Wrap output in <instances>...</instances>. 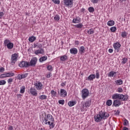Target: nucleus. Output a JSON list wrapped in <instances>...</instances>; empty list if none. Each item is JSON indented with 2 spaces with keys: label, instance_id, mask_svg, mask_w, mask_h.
Instances as JSON below:
<instances>
[{
  "label": "nucleus",
  "instance_id": "nucleus-1",
  "mask_svg": "<svg viewBox=\"0 0 130 130\" xmlns=\"http://www.w3.org/2000/svg\"><path fill=\"white\" fill-rule=\"evenodd\" d=\"M112 99H119L121 101H127L128 95L127 94L123 95L122 94L116 93L112 95Z\"/></svg>",
  "mask_w": 130,
  "mask_h": 130
},
{
  "label": "nucleus",
  "instance_id": "nucleus-2",
  "mask_svg": "<svg viewBox=\"0 0 130 130\" xmlns=\"http://www.w3.org/2000/svg\"><path fill=\"white\" fill-rule=\"evenodd\" d=\"M49 121L50 122H51V121H54V118H53V116L50 114L45 115L44 119L43 120V122H44L45 124H47Z\"/></svg>",
  "mask_w": 130,
  "mask_h": 130
},
{
  "label": "nucleus",
  "instance_id": "nucleus-3",
  "mask_svg": "<svg viewBox=\"0 0 130 130\" xmlns=\"http://www.w3.org/2000/svg\"><path fill=\"white\" fill-rule=\"evenodd\" d=\"M38 60V59L36 57L32 58L29 62H28V67H35Z\"/></svg>",
  "mask_w": 130,
  "mask_h": 130
},
{
  "label": "nucleus",
  "instance_id": "nucleus-4",
  "mask_svg": "<svg viewBox=\"0 0 130 130\" xmlns=\"http://www.w3.org/2000/svg\"><path fill=\"white\" fill-rule=\"evenodd\" d=\"M73 2L74 0H63L64 5L67 8H72L74 3Z\"/></svg>",
  "mask_w": 130,
  "mask_h": 130
},
{
  "label": "nucleus",
  "instance_id": "nucleus-5",
  "mask_svg": "<svg viewBox=\"0 0 130 130\" xmlns=\"http://www.w3.org/2000/svg\"><path fill=\"white\" fill-rule=\"evenodd\" d=\"M89 96V90L87 89H83L82 90V99H86Z\"/></svg>",
  "mask_w": 130,
  "mask_h": 130
},
{
  "label": "nucleus",
  "instance_id": "nucleus-6",
  "mask_svg": "<svg viewBox=\"0 0 130 130\" xmlns=\"http://www.w3.org/2000/svg\"><path fill=\"white\" fill-rule=\"evenodd\" d=\"M17 58L18 54H17V53H15L12 55L11 58L12 66H14V64H15L16 61H17Z\"/></svg>",
  "mask_w": 130,
  "mask_h": 130
},
{
  "label": "nucleus",
  "instance_id": "nucleus-7",
  "mask_svg": "<svg viewBox=\"0 0 130 130\" xmlns=\"http://www.w3.org/2000/svg\"><path fill=\"white\" fill-rule=\"evenodd\" d=\"M99 114L103 119H106V118H108V117H109V114L107 112L101 111L99 113Z\"/></svg>",
  "mask_w": 130,
  "mask_h": 130
},
{
  "label": "nucleus",
  "instance_id": "nucleus-8",
  "mask_svg": "<svg viewBox=\"0 0 130 130\" xmlns=\"http://www.w3.org/2000/svg\"><path fill=\"white\" fill-rule=\"evenodd\" d=\"M113 46L116 51V52H119L120 50V46H121V45L118 42H116L113 44Z\"/></svg>",
  "mask_w": 130,
  "mask_h": 130
},
{
  "label": "nucleus",
  "instance_id": "nucleus-9",
  "mask_svg": "<svg viewBox=\"0 0 130 130\" xmlns=\"http://www.w3.org/2000/svg\"><path fill=\"white\" fill-rule=\"evenodd\" d=\"M20 68H29V62L26 61H22L19 64Z\"/></svg>",
  "mask_w": 130,
  "mask_h": 130
},
{
  "label": "nucleus",
  "instance_id": "nucleus-10",
  "mask_svg": "<svg viewBox=\"0 0 130 130\" xmlns=\"http://www.w3.org/2000/svg\"><path fill=\"white\" fill-rule=\"evenodd\" d=\"M113 105L115 107H118L121 105V102L119 100H115L113 101Z\"/></svg>",
  "mask_w": 130,
  "mask_h": 130
},
{
  "label": "nucleus",
  "instance_id": "nucleus-11",
  "mask_svg": "<svg viewBox=\"0 0 130 130\" xmlns=\"http://www.w3.org/2000/svg\"><path fill=\"white\" fill-rule=\"evenodd\" d=\"M30 93L32 96H37V90L34 88V87H31L30 89Z\"/></svg>",
  "mask_w": 130,
  "mask_h": 130
},
{
  "label": "nucleus",
  "instance_id": "nucleus-12",
  "mask_svg": "<svg viewBox=\"0 0 130 130\" xmlns=\"http://www.w3.org/2000/svg\"><path fill=\"white\" fill-rule=\"evenodd\" d=\"M28 75H29V74L28 73H25L21 75L19 74L18 75L17 78L18 80H22V79H25V78H27V77L28 76Z\"/></svg>",
  "mask_w": 130,
  "mask_h": 130
},
{
  "label": "nucleus",
  "instance_id": "nucleus-13",
  "mask_svg": "<svg viewBox=\"0 0 130 130\" xmlns=\"http://www.w3.org/2000/svg\"><path fill=\"white\" fill-rule=\"evenodd\" d=\"M60 94L61 97H67V95L68 93L67 92V91L63 89H61L60 91Z\"/></svg>",
  "mask_w": 130,
  "mask_h": 130
},
{
  "label": "nucleus",
  "instance_id": "nucleus-14",
  "mask_svg": "<svg viewBox=\"0 0 130 130\" xmlns=\"http://www.w3.org/2000/svg\"><path fill=\"white\" fill-rule=\"evenodd\" d=\"M102 119V117L99 114H96V116H94L95 121H96V122H99V121H101Z\"/></svg>",
  "mask_w": 130,
  "mask_h": 130
},
{
  "label": "nucleus",
  "instance_id": "nucleus-15",
  "mask_svg": "<svg viewBox=\"0 0 130 130\" xmlns=\"http://www.w3.org/2000/svg\"><path fill=\"white\" fill-rule=\"evenodd\" d=\"M35 86H36L37 90H38V91H39V90H41V89H42L43 85L41 83V82H39L38 83H36Z\"/></svg>",
  "mask_w": 130,
  "mask_h": 130
},
{
  "label": "nucleus",
  "instance_id": "nucleus-16",
  "mask_svg": "<svg viewBox=\"0 0 130 130\" xmlns=\"http://www.w3.org/2000/svg\"><path fill=\"white\" fill-rule=\"evenodd\" d=\"M96 78V75L95 74H91L87 77V81H93L94 79Z\"/></svg>",
  "mask_w": 130,
  "mask_h": 130
},
{
  "label": "nucleus",
  "instance_id": "nucleus-17",
  "mask_svg": "<svg viewBox=\"0 0 130 130\" xmlns=\"http://www.w3.org/2000/svg\"><path fill=\"white\" fill-rule=\"evenodd\" d=\"M35 53L37 55L43 54V53H44V50H43L42 48H41L40 50L35 51Z\"/></svg>",
  "mask_w": 130,
  "mask_h": 130
},
{
  "label": "nucleus",
  "instance_id": "nucleus-18",
  "mask_svg": "<svg viewBox=\"0 0 130 130\" xmlns=\"http://www.w3.org/2000/svg\"><path fill=\"white\" fill-rule=\"evenodd\" d=\"M70 53L72 54H77L78 53V49L76 48H73L70 49Z\"/></svg>",
  "mask_w": 130,
  "mask_h": 130
},
{
  "label": "nucleus",
  "instance_id": "nucleus-19",
  "mask_svg": "<svg viewBox=\"0 0 130 130\" xmlns=\"http://www.w3.org/2000/svg\"><path fill=\"white\" fill-rule=\"evenodd\" d=\"M8 49H13L14 48V44L12 42L9 43L6 46Z\"/></svg>",
  "mask_w": 130,
  "mask_h": 130
},
{
  "label": "nucleus",
  "instance_id": "nucleus-20",
  "mask_svg": "<svg viewBox=\"0 0 130 130\" xmlns=\"http://www.w3.org/2000/svg\"><path fill=\"white\" fill-rule=\"evenodd\" d=\"M115 82L116 83V84L117 85V86H119L120 85H122L123 82L122 81V80L121 79H119V80H117L116 81H115Z\"/></svg>",
  "mask_w": 130,
  "mask_h": 130
},
{
  "label": "nucleus",
  "instance_id": "nucleus-21",
  "mask_svg": "<svg viewBox=\"0 0 130 130\" xmlns=\"http://www.w3.org/2000/svg\"><path fill=\"white\" fill-rule=\"evenodd\" d=\"M47 124L49 125L50 128H53V127H54L55 125L53 121H51V122L49 121L48 122Z\"/></svg>",
  "mask_w": 130,
  "mask_h": 130
},
{
  "label": "nucleus",
  "instance_id": "nucleus-22",
  "mask_svg": "<svg viewBox=\"0 0 130 130\" xmlns=\"http://www.w3.org/2000/svg\"><path fill=\"white\" fill-rule=\"evenodd\" d=\"M47 59V56H44L43 57H41L39 59V61L40 62H43V61H45Z\"/></svg>",
  "mask_w": 130,
  "mask_h": 130
},
{
  "label": "nucleus",
  "instance_id": "nucleus-23",
  "mask_svg": "<svg viewBox=\"0 0 130 130\" xmlns=\"http://www.w3.org/2000/svg\"><path fill=\"white\" fill-rule=\"evenodd\" d=\"M76 104H77V102L75 101H70L68 103V105L70 107H72V106L76 105Z\"/></svg>",
  "mask_w": 130,
  "mask_h": 130
},
{
  "label": "nucleus",
  "instance_id": "nucleus-24",
  "mask_svg": "<svg viewBox=\"0 0 130 130\" xmlns=\"http://www.w3.org/2000/svg\"><path fill=\"white\" fill-rule=\"evenodd\" d=\"M60 59L61 61H66V60L68 59V56L66 55H64L60 57Z\"/></svg>",
  "mask_w": 130,
  "mask_h": 130
},
{
  "label": "nucleus",
  "instance_id": "nucleus-25",
  "mask_svg": "<svg viewBox=\"0 0 130 130\" xmlns=\"http://www.w3.org/2000/svg\"><path fill=\"white\" fill-rule=\"evenodd\" d=\"M81 22V18L79 17H77L76 19H73V23H80Z\"/></svg>",
  "mask_w": 130,
  "mask_h": 130
},
{
  "label": "nucleus",
  "instance_id": "nucleus-26",
  "mask_svg": "<svg viewBox=\"0 0 130 130\" xmlns=\"http://www.w3.org/2000/svg\"><path fill=\"white\" fill-rule=\"evenodd\" d=\"M84 104H85V107H86V108L90 107L91 106V100H88Z\"/></svg>",
  "mask_w": 130,
  "mask_h": 130
},
{
  "label": "nucleus",
  "instance_id": "nucleus-27",
  "mask_svg": "<svg viewBox=\"0 0 130 130\" xmlns=\"http://www.w3.org/2000/svg\"><path fill=\"white\" fill-rule=\"evenodd\" d=\"M28 40L30 42H34L36 40V37L35 36H31L29 38Z\"/></svg>",
  "mask_w": 130,
  "mask_h": 130
},
{
  "label": "nucleus",
  "instance_id": "nucleus-28",
  "mask_svg": "<svg viewBox=\"0 0 130 130\" xmlns=\"http://www.w3.org/2000/svg\"><path fill=\"white\" fill-rule=\"evenodd\" d=\"M79 50L81 54H83L85 52V47L84 46H81Z\"/></svg>",
  "mask_w": 130,
  "mask_h": 130
},
{
  "label": "nucleus",
  "instance_id": "nucleus-29",
  "mask_svg": "<svg viewBox=\"0 0 130 130\" xmlns=\"http://www.w3.org/2000/svg\"><path fill=\"white\" fill-rule=\"evenodd\" d=\"M108 26H113L114 25V21L113 20H110L107 23Z\"/></svg>",
  "mask_w": 130,
  "mask_h": 130
},
{
  "label": "nucleus",
  "instance_id": "nucleus-30",
  "mask_svg": "<svg viewBox=\"0 0 130 130\" xmlns=\"http://www.w3.org/2000/svg\"><path fill=\"white\" fill-rule=\"evenodd\" d=\"M6 74H7V78H9L10 77H14V76H15V73L12 72H9Z\"/></svg>",
  "mask_w": 130,
  "mask_h": 130
},
{
  "label": "nucleus",
  "instance_id": "nucleus-31",
  "mask_svg": "<svg viewBox=\"0 0 130 130\" xmlns=\"http://www.w3.org/2000/svg\"><path fill=\"white\" fill-rule=\"evenodd\" d=\"M88 34L91 35V34H94V29L93 28H90L87 31Z\"/></svg>",
  "mask_w": 130,
  "mask_h": 130
},
{
  "label": "nucleus",
  "instance_id": "nucleus-32",
  "mask_svg": "<svg viewBox=\"0 0 130 130\" xmlns=\"http://www.w3.org/2000/svg\"><path fill=\"white\" fill-rule=\"evenodd\" d=\"M115 75H116V72H114L113 71H111L109 73V77H113Z\"/></svg>",
  "mask_w": 130,
  "mask_h": 130
},
{
  "label": "nucleus",
  "instance_id": "nucleus-33",
  "mask_svg": "<svg viewBox=\"0 0 130 130\" xmlns=\"http://www.w3.org/2000/svg\"><path fill=\"white\" fill-rule=\"evenodd\" d=\"M106 104L108 106H111L112 104V101L111 100H109L107 101Z\"/></svg>",
  "mask_w": 130,
  "mask_h": 130
},
{
  "label": "nucleus",
  "instance_id": "nucleus-34",
  "mask_svg": "<svg viewBox=\"0 0 130 130\" xmlns=\"http://www.w3.org/2000/svg\"><path fill=\"white\" fill-rule=\"evenodd\" d=\"M75 26L76 28H78V29H81V28H83V24L82 23H79L78 24H76L75 25Z\"/></svg>",
  "mask_w": 130,
  "mask_h": 130
},
{
  "label": "nucleus",
  "instance_id": "nucleus-35",
  "mask_svg": "<svg viewBox=\"0 0 130 130\" xmlns=\"http://www.w3.org/2000/svg\"><path fill=\"white\" fill-rule=\"evenodd\" d=\"M25 89H26V87H25V86H22V87L20 88V93H25Z\"/></svg>",
  "mask_w": 130,
  "mask_h": 130
},
{
  "label": "nucleus",
  "instance_id": "nucleus-36",
  "mask_svg": "<svg viewBox=\"0 0 130 130\" xmlns=\"http://www.w3.org/2000/svg\"><path fill=\"white\" fill-rule=\"evenodd\" d=\"M47 96L45 95H42L39 96V99H40L41 100H44V99H47Z\"/></svg>",
  "mask_w": 130,
  "mask_h": 130
},
{
  "label": "nucleus",
  "instance_id": "nucleus-37",
  "mask_svg": "<svg viewBox=\"0 0 130 130\" xmlns=\"http://www.w3.org/2000/svg\"><path fill=\"white\" fill-rule=\"evenodd\" d=\"M95 78L96 79H99V78H100V74L99 73V71L98 70L96 71Z\"/></svg>",
  "mask_w": 130,
  "mask_h": 130
},
{
  "label": "nucleus",
  "instance_id": "nucleus-38",
  "mask_svg": "<svg viewBox=\"0 0 130 130\" xmlns=\"http://www.w3.org/2000/svg\"><path fill=\"white\" fill-rule=\"evenodd\" d=\"M10 40L7 39L4 41V45L7 46L9 43H10Z\"/></svg>",
  "mask_w": 130,
  "mask_h": 130
},
{
  "label": "nucleus",
  "instance_id": "nucleus-39",
  "mask_svg": "<svg viewBox=\"0 0 130 130\" xmlns=\"http://www.w3.org/2000/svg\"><path fill=\"white\" fill-rule=\"evenodd\" d=\"M60 19V17H59V15H55V17H54V19L55 21H59V19Z\"/></svg>",
  "mask_w": 130,
  "mask_h": 130
},
{
  "label": "nucleus",
  "instance_id": "nucleus-40",
  "mask_svg": "<svg viewBox=\"0 0 130 130\" xmlns=\"http://www.w3.org/2000/svg\"><path fill=\"white\" fill-rule=\"evenodd\" d=\"M88 11L89 13H94V11H95V10L93 7H89L88 8Z\"/></svg>",
  "mask_w": 130,
  "mask_h": 130
},
{
  "label": "nucleus",
  "instance_id": "nucleus-41",
  "mask_svg": "<svg viewBox=\"0 0 130 130\" xmlns=\"http://www.w3.org/2000/svg\"><path fill=\"white\" fill-rule=\"evenodd\" d=\"M123 125L126 126V125H128V121L126 119H125L123 121Z\"/></svg>",
  "mask_w": 130,
  "mask_h": 130
},
{
  "label": "nucleus",
  "instance_id": "nucleus-42",
  "mask_svg": "<svg viewBox=\"0 0 130 130\" xmlns=\"http://www.w3.org/2000/svg\"><path fill=\"white\" fill-rule=\"evenodd\" d=\"M110 30L111 32H115L116 31V27L112 26L110 28Z\"/></svg>",
  "mask_w": 130,
  "mask_h": 130
},
{
  "label": "nucleus",
  "instance_id": "nucleus-43",
  "mask_svg": "<svg viewBox=\"0 0 130 130\" xmlns=\"http://www.w3.org/2000/svg\"><path fill=\"white\" fill-rule=\"evenodd\" d=\"M0 78H8V76L7 75V73H4V74H1L0 75Z\"/></svg>",
  "mask_w": 130,
  "mask_h": 130
},
{
  "label": "nucleus",
  "instance_id": "nucleus-44",
  "mask_svg": "<svg viewBox=\"0 0 130 130\" xmlns=\"http://www.w3.org/2000/svg\"><path fill=\"white\" fill-rule=\"evenodd\" d=\"M127 35V34H126V32H125V31H123L121 34V36H122V37H123V38H125V37H126Z\"/></svg>",
  "mask_w": 130,
  "mask_h": 130
},
{
  "label": "nucleus",
  "instance_id": "nucleus-45",
  "mask_svg": "<svg viewBox=\"0 0 130 130\" xmlns=\"http://www.w3.org/2000/svg\"><path fill=\"white\" fill-rule=\"evenodd\" d=\"M54 4H56V5H59L60 2L59 0H51Z\"/></svg>",
  "mask_w": 130,
  "mask_h": 130
},
{
  "label": "nucleus",
  "instance_id": "nucleus-46",
  "mask_svg": "<svg viewBox=\"0 0 130 130\" xmlns=\"http://www.w3.org/2000/svg\"><path fill=\"white\" fill-rule=\"evenodd\" d=\"M59 104H61V105H63L64 104V101L63 100H60L58 101Z\"/></svg>",
  "mask_w": 130,
  "mask_h": 130
},
{
  "label": "nucleus",
  "instance_id": "nucleus-47",
  "mask_svg": "<svg viewBox=\"0 0 130 130\" xmlns=\"http://www.w3.org/2000/svg\"><path fill=\"white\" fill-rule=\"evenodd\" d=\"M123 91V90L122 89V88L121 87H118L117 88V92L118 93H121Z\"/></svg>",
  "mask_w": 130,
  "mask_h": 130
},
{
  "label": "nucleus",
  "instance_id": "nucleus-48",
  "mask_svg": "<svg viewBox=\"0 0 130 130\" xmlns=\"http://www.w3.org/2000/svg\"><path fill=\"white\" fill-rule=\"evenodd\" d=\"M6 83H7V82L5 80H0V85H6Z\"/></svg>",
  "mask_w": 130,
  "mask_h": 130
},
{
  "label": "nucleus",
  "instance_id": "nucleus-49",
  "mask_svg": "<svg viewBox=\"0 0 130 130\" xmlns=\"http://www.w3.org/2000/svg\"><path fill=\"white\" fill-rule=\"evenodd\" d=\"M34 47L35 48H36V47H38V48L40 47V48H41V47H42V45H41V44H40V45H36V44H35L34 45Z\"/></svg>",
  "mask_w": 130,
  "mask_h": 130
},
{
  "label": "nucleus",
  "instance_id": "nucleus-50",
  "mask_svg": "<svg viewBox=\"0 0 130 130\" xmlns=\"http://www.w3.org/2000/svg\"><path fill=\"white\" fill-rule=\"evenodd\" d=\"M51 93L54 96H56V92H55L54 90H51Z\"/></svg>",
  "mask_w": 130,
  "mask_h": 130
},
{
  "label": "nucleus",
  "instance_id": "nucleus-51",
  "mask_svg": "<svg viewBox=\"0 0 130 130\" xmlns=\"http://www.w3.org/2000/svg\"><path fill=\"white\" fill-rule=\"evenodd\" d=\"M47 69L48 71H52V66L49 65L47 67Z\"/></svg>",
  "mask_w": 130,
  "mask_h": 130
},
{
  "label": "nucleus",
  "instance_id": "nucleus-52",
  "mask_svg": "<svg viewBox=\"0 0 130 130\" xmlns=\"http://www.w3.org/2000/svg\"><path fill=\"white\" fill-rule=\"evenodd\" d=\"M127 60V59H126V58H123L122 59V63H126Z\"/></svg>",
  "mask_w": 130,
  "mask_h": 130
},
{
  "label": "nucleus",
  "instance_id": "nucleus-53",
  "mask_svg": "<svg viewBox=\"0 0 130 130\" xmlns=\"http://www.w3.org/2000/svg\"><path fill=\"white\" fill-rule=\"evenodd\" d=\"M85 107H86V105L84 103L83 104L82 107L81 108V111H83L84 109H85Z\"/></svg>",
  "mask_w": 130,
  "mask_h": 130
},
{
  "label": "nucleus",
  "instance_id": "nucleus-54",
  "mask_svg": "<svg viewBox=\"0 0 130 130\" xmlns=\"http://www.w3.org/2000/svg\"><path fill=\"white\" fill-rule=\"evenodd\" d=\"M114 112H116L115 113V114H116L117 115H119V113H120V111H119V110H117V111H114Z\"/></svg>",
  "mask_w": 130,
  "mask_h": 130
},
{
  "label": "nucleus",
  "instance_id": "nucleus-55",
  "mask_svg": "<svg viewBox=\"0 0 130 130\" xmlns=\"http://www.w3.org/2000/svg\"><path fill=\"white\" fill-rule=\"evenodd\" d=\"M12 82H13L12 78H10L8 80V83H9V84H11V83H12Z\"/></svg>",
  "mask_w": 130,
  "mask_h": 130
},
{
  "label": "nucleus",
  "instance_id": "nucleus-56",
  "mask_svg": "<svg viewBox=\"0 0 130 130\" xmlns=\"http://www.w3.org/2000/svg\"><path fill=\"white\" fill-rule=\"evenodd\" d=\"M99 1V0H91V2L93 3V4H97Z\"/></svg>",
  "mask_w": 130,
  "mask_h": 130
},
{
  "label": "nucleus",
  "instance_id": "nucleus-57",
  "mask_svg": "<svg viewBox=\"0 0 130 130\" xmlns=\"http://www.w3.org/2000/svg\"><path fill=\"white\" fill-rule=\"evenodd\" d=\"M3 72H5V68L1 67L0 68V73H2Z\"/></svg>",
  "mask_w": 130,
  "mask_h": 130
},
{
  "label": "nucleus",
  "instance_id": "nucleus-58",
  "mask_svg": "<svg viewBox=\"0 0 130 130\" xmlns=\"http://www.w3.org/2000/svg\"><path fill=\"white\" fill-rule=\"evenodd\" d=\"M4 12H0V19L3 18V16H4Z\"/></svg>",
  "mask_w": 130,
  "mask_h": 130
},
{
  "label": "nucleus",
  "instance_id": "nucleus-59",
  "mask_svg": "<svg viewBox=\"0 0 130 130\" xmlns=\"http://www.w3.org/2000/svg\"><path fill=\"white\" fill-rule=\"evenodd\" d=\"M50 77H51V73H49L47 75V78H49Z\"/></svg>",
  "mask_w": 130,
  "mask_h": 130
},
{
  "label": "nucleus",
  "instance_id": "nucleus-60",
  "mask_svg": "<svg viewBox=\"0 0 130 130\" xmlns=\"http://www.w3.org/2000/svg\"><path fill=\"white\" fill-rule=\"evenodd\" d=\"M109 52L110 53H112V52H113V49H109Z\"/></svg>",
  "mask_w": 130,
  "mask_h": 130
},
{
  "label": "nucleus",
  "instance_id": "nucleus-61",
  "mask_svg": "<svg viewBox=\"0 0 130 130\" xmlns=\"http://www.w3.org/2000/svg\"><path fill=\"white\" fill-rule=\"evenodd\" d=\"M61 86L62 87H64V86H66V82H62L61 84Z\"/></svg>",
  "mask_w": 130,
  "mask_h": 130
},
{
  "label": "nucleus",
  "instance_id": "nucleus-62",
  "mask_svg": "<svg viewBox=\"0 0 130 130\" xmlns=\"http://www.w3.org/2000/svg\"><path fill=\"white\" fill-rule=\"evenodd\" d=\"M9 130H13L14 129V127H13V126H10L9 128Z\"/></svg>",
  "mask_w": 130,
  "mask_h": 130
},
{
  "label": "nucleus",
  "instance_id": "nucleus-63",
  "mask_svg": "<svg viewBox=\"0 0 130 130\" xmlns=\"http://www.w3.org/2000/svg\"><path fill=\"white\" fill-rule=\"evenodd\" d=\"M75 45H79V41H75Z\"/></svg>",
  "mask_w": 130,
  "mask_h": 130
},
{
  "label": "nucleus",
  "instance_id": "nucleus-64",
  "mask_svg": "<svg viewBox=\"0 0 130 130\" xmlns=\"http://www.w3.org/2000/svg\"><path fill=\"white\" fill-rule=\"evenodd\" d=\"M122 130H128V128H127L126 127H123Z\"/></svg>",
  "mask_w": 130,
  "mask_h": 130
}]
</instances>
